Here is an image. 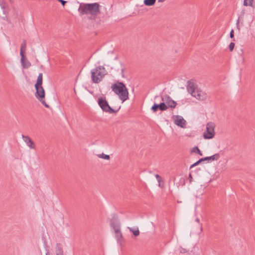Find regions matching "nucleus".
I'll return each instance as SVG.
<instances>
[{
	"mask_svg": "<svg viewBox=\"0 0 255 255\" xmlns=\"http://www.w3.org/2000/svg\"><path fill=\"white\" fill-rule=\"evenodd\" d=\"M21 136L24 142L30 149H35L36 148L35 144L29 136L22 134Z\"/></svg>",
	"mask_w": 255,
	"mask_h": 255,
	"instance_id": "6e6552de",
	"label": "nucleus"
},
{
	"mask_svg": "<svg viewBox=\"0 0 255 255\" xmlns=\"http://www.w3.org/2000/svg\"><path fill=\"white\" fill-rule=\"evenodd\" d=\"M189 181L191 183L192 182V175L191 174H190L189 175Z\"/></svg>",
	"mask_w": 255,
	"mask_h": 255,
	"instance_id": "72a5a7b5",
	"label": "nucleus"
},
{
	"mask_svg": "<svg viewBox=\"0 0 255 255\" xmlns=\"http://www.w3.org/2000/svg\"><path fill=\"white\" fill-rule=\"evenodd\" d=\"M192 96L199 100H204L206 98V95L204 93L198 89H197L195 93L193 94Z\"/></svg>",
	"mask_w": 255,
	"mask_h": 255,
	"instance_id": "f8f14e48",
	"label": "nucleus"
},
{
	"mask_svg": "<svg viewBox=\"0 0 255 255\" xmlns=\"http://www.w3.org/2000/svg\"><path fill=\"white\" fill-rule=\"evenodd\" d=\"M235 47V43L234 42H231L229 45V48L230 51H232Z\"/></svg>",
	"mask_w": 255,
	"mask_h": 255,
	"instance_id": "393cba45",
	"label": "nucleus"
},
{
	"mask_svg": "<svg viewBox=\"0 0 255 255\" xmlns=\"http://www.w3.org/2000/svg\"><path fill=\"white\" fill-rule=\"evenodd\" d=\"M157 104H154L151 107V110L153 112H156L158 110Z\"/></svg>",
	"mask_w": 255,
	"mask_h": 255,
	"instance_id": "b1692460",
	"label": "nucleus"
},
{
	"mask_svg": "<svg viewBox=\"0 0 255 255\" xmlns=\"http://www.w3.org/2000/svg\"><path fill=\"white\" fill-rule=\"evenodd\" d=\"M196 221L197 222H199V219L198 218H197L196 219Z\"/></svg>",
	"mask_w": 255,
	"mask_h": 255,
	"instance_id": "58836bf2",
	"label": "nucleus"
},
{
	"mask_svg": "<svg viewBox=\"0 0 255 255\" xmlns=\"http://www.w3.org/2000/svg\"><path fill=\"white\" fill-rule=\"evenodd\" d=\"M191 152L192 153H197L199 154L200 155H202V153L201 152V150L199 149V148L197 146H194L191 149Z\"/></svg>",
	"mask_w": 255,
	"mask_h": 255,
	"instance_id": "aec40b11",
	"label": "nucleus"
},
{
	"mask_svg": "<svg viewBox=\"0 0 255 255\" xmlns=\"http://www.w3.org/2000/svg\"><path fill=\"white\" fill-rule=\"evenodd\" d=\"M230 36L231 38H233L234 37V31L233 29L230 31Z\"/></svg>",
	"mask_w": 255,
	"mask_h": 255,
	"instance_id": "c85d7f7f",
	"label": "nucleus"
},
{
	"mask_svg": "<svg viewBox=\"0 0 255 255\" xmlns=\"http://www.w3.org/2000/svg\"><path fill=\"white\" fill-rule=\"evenodd\" d=\"M91 73L92 82L98 84L102 81L107 72L103 66H99L93 69Z\"/></svg>",
	"mask_w": 255,
	"mask_h": 255,
	"instance_id": "7ed1b4c3",
	"label": "nucleus"
},
{
	"mask_svg": "<svg viewBox=\"0 0 255 255\" xmlns=\"http://www.w3.org/2000/svg\"><path fill=\"white\" fill-rule=\"evenodd\" d=\"M48 253H47L46 254V255H48Z\"/></svg>",
	"mask_w": 255,
	"mask_h": 255,
	"instance_id": "ea45409f",
	"label": "nucleus"
},
{
	"mask_svg": "<svg viewBox=\"0 0 255 255\" xmlns=\"http://www.w3.org/2000/svg\"><path fill=\"white\" fill-rule=\"evenodd\" d=\"M166 0H158V1L159 2H162L165 1Z\"/></svg>",
	"mask_w": 255,
	"mask_h": 255,
	"instance_id": "e433bc0d",
	"label": "nucleus"
},
{
	"mask_svg": "<svg viewBox=\"0 0 255 255\" xmlns=\"http://www.w3.org/2000/svg\"><path fill=\"white\" fill-rule=\"evenodd\" d=\"M97 156L101 158L105 159L106 160H109L110 159V156L109 155L105 154L104 153L98 154Z\"/></svg>",
	"mask_w": 255,
	"mask_h": 255,
	"instance_id": "4be33fe9",
	"label": "nucleus"
},
{
	"mask_svg": "<svg viewBox=\"0 0 255 255\" xmlns=\"http://www.w3.org/2000/svg\"><path fill=\"white\" fill-rule=\"evenodd\" d=\"M220 158V154L219 153H216L212 156H208L204 157V159H206V161L209 160H217Z\"/></svg>",
	"mask_w": 255,
	"mask_h": 255,
	"instance_id": "dca6fc26",
	"label": "nucleus"
},
{
	"mask_svg": "<svg viewBox=\"0 0 255 255\" xmlns=\"http://www.w3.org/2000/svg\"><path fill=\"white\" fill-rule=\"evenodd\" d=\"M100 5L98 2L92 3H80L78 11L80 16L89 14L96 16L100 13Z\"/></svg>",
	"mask_w": 255,
	"mask_h": 255,
	"instance_id": "f257e3e1",
	"label": "nucleus"
},
{
	"mask_svg": "<svg viewBox=\"0 0 255 255\" xmlns=\"http://www.w3.org/2000/svg\"><path fill=\"white\" fill-rule=\"evenodd\" d=\"M161 100L165 102L168 108H174L177 105V103L167 95L162 97Z\"/></svg>",
	"mask_w": 255,
	"mask_h": 255,
	"instance_id": "0eeeda50",
	"label": "nucleus"
},
{
	"mask_svg": "<svg viewBox=\"0 0 255 255\" xmlns=\"http://www.w3.org/2000/svg\"><path fill=\"white\" fill-rule=\"evenodd\" d=\"M155 177H156V178L157 179V180L158 182L159 183H160V179H161L160 176L159 175H158V174H156V175H155Z\"/></svg>",
	"mask_w": 255,
	"mask_h": 255,
	"instance_id": "2f4dec72",
	"label": "nucleus"
},
{
	"mask_svg": "<svg viewBox=\"0 0 255 255\" xmlns=\"http://www.w3.org/2000/svg\"><path fill=\"white\" fill-rule=\"evenodd\" d=\"M56 255H63L62 246L60 244H57L55 248Z\"/></svg>",
	"mask_w": 255,
	"mask_h": 255,
	"instance_id": "4468645a",
	"label": "nucleus"
},
{
	"mask_svg": "<svg viewBox=\"0 0 255 255\" xmlns=\"http://www.w3.org/2000/svg\"><path fill=\"white\" fill-rule=\"evenodd\" d=\"M130 232H132L134 236H138L139 235V231L137 227L133 228L131 227H128Z\"/></svg>",
	"mask_w": 255,
	"mask_h": 255,
	"instance_id": "f3484780",
	"label": "nucleus"
},
{
	"mask_svg": "<svg viewBox=\"0 0 255 255\" xmlns=\"http://www.w3.org/2000/svg\"><path fill=\"white\" fill-rule=\"evenodd\" d=\"M215 125L214 123L209 122L206 125V131L203 133V137L205 139H211L214 137V128Z\"/></svg>",
	"mask_w": 255,
	"mask_h": 255,
	"instance_id": "423d86ee",
	"label": "nucleus"
},
{
	"mask_svg": "<svg viewBox=\"0 0 255 255\" xmlns=\"http://www.w3.org/2000/svg\"><path fill=\"white\" fill-rule=\"evenodd\" d=\"M156 0H144V4L147 6H151L155 4Z\"/></svg>",
	"mask_w": 255,
	"mask_h": 255,
	"instance_id": "6ab92c4d",
	"label": "nucleus"
},
{
	"mask_svg": "<svg viewBox=\"0 0 255 255\" xmlns=\"http://www.w3.org/2000/svg\"><path fill=\"white\" fill-rule=\"evenodd\" d=\"M197 89H198L197 88V85L194 83L193 80H189L187 82V90L191 95L195 93Z\"/></svg>",
	"mask_w": 255,
	"mask_h": 255,
	"instance_id": "1a4fd4ad",
	"label": "nucleus"
},
{
	"mask_svg": "<svg viewBox=\"0 0 255 255\" xmlns=\"http://www.w3.org/2000/svg\"><path fill=\"white\" fill-rule=\"evenodd\" d=\"M160 104L161 111H165L168 108V106L166 105L165 102L164 101H163V102L160 103Z\"/></svg>",
	"mask_w": 255,
	"mask_h": 255,
	"instance_id": "5701e85b",
	"label": "nucleus"
},
{
	"mask_svg": "<svg viewBox=\"0 0 255 255\" xmlns=\"http://www.w3.org/2000/svg\"><path fill=\"white\" fill-rule=\"evenodd\" d=\"M199 160L201 163V162H202V161H206V159H205L204 157H203V158H200V159H199Z\"/></svg>",
	"mask_w": 255,
	"mask_h": 255,
	"instance_id": "f704fd0d",
	"label": "nucleus"
},
{
	"mask_svg": "<svg viewBox=\"0 0 255 255\" xmlns=\"http://www.w3.org/2000/svg\"><path fill=\"white\" fill-rule=\"evenodd\" d=\"M180 252L181 253H182V254H183V253H185L187 252V251L185 249H183V248H181L180 250Z\"/></svg>",
	"mask_w": 255,
	"mask_h": 255,
	"instance_id": "c756f323",
	"label": "nucleus"
},
{
	"mask_svg": "<svg viewBox=\"0 0 255 255\" xmlns=\"http://www.w3.org/2000/svg\"><path fill=\"white\" fill-rule=\"evenodd\" d=\"M111 89L116 95H118L120 99L123 102L128 99V90L123 82H117L112 84Z\"/></svg>",
	"mask_w": 255,
	"mask_h": 255,
	"instance_id": "f03ea898",
	"label": "nucleus"
},
{
	"mask_svg": "<svg viewBox=\"0 0 255 255\" xmlns=\"http://www.w3.org/2000/svg\"><path fill=\"white\" fill-rule=\"evenodd\" d=\"M36 92L35 93V97L41 103V104L45 107L48 108L49 106L46 104L44 100L45 98V91L42 86H38V87H35Z\"/></svg>",
	"mask_w": 255,
	"mask_h": 255,
	"instance_id": "39448f33",
	"label": "nucleus"
},
{
	"mask_svg": "<svg viewBox=\"0 0 255 255\" xmlns=\"http://www.w3.org/2000/svg\"><path fill=\"white\" fill-rule=\"evenodd\" d=\"M42 73H39L36 81V83L34 85L35 87H38V86H42Z\"/></svg>",
	"mask_w": 255,
	"mask_h": 255,
	"instance_id": "2eb2a0df",
	"label": "nucleus"
},
{
	"mask_svg": "<svg viewBox=\"0 0 255 255\" xmlns=\"http://www.w3.org/2000/svg\"><path fill=\"white\" fill-rule=\"evenodd\" d=\"M98 104L100 107L102 109V110L108 113L109 114H113L117 113L120 107L117 110H114L109 105L108 101L106 100L105 97H100L97 100Z\"/></svg>",
	"mask_w": 255,
	"mask_h": 255,
	"instance_id": "20e7f679",
	"label": "nucleus"
},
{
	"mask_svg": "<svg viewBox=\"0 0 255 255\" xmlns=\"http://www.w3.org/2000/svg\"><path fill=\"white\" fill-rule=\"evenodd\" d=\"M158 107V110H160L161 111V107H160V104H157Z\"/></svg>",
	"mask_w": 255,
	"mask_h": 255,
	"instance_id": "c9c22d12",
	"label": "nucleus"
},
{
	"mask_svg": "<svg viewBox=\"0 0 255 255\" xmlns=\"http://www.w3.org/2000/svg\"><path fill=\"white\" fill-rule=\"evenodd\" d=\"M254 0H244V5L245 6H250L253 7V2Z\"/></svg>",
	"mask_w": 255,
	"mask_h": 255,
	"instance_id": "412c9836",
	"label": "nucleus"
},
{
	"mask_svg": "<svg viewBox=\"0 0 255 255\" xmlns=\"http://www.w3.org/2000/svg\"><path fill=\"white\" fill-rule=\"evenodd\" d=\"M6 21H7L8 22H9V23H11V21H10V20L9 19L6 18Z\"/></svg>",
	"mask_w": 255,
	"mask_h": 255,
	"instance_id": "4c0bfd02",
	"label": "nucleus"
},
{
	"mask_svg": "<svg viewBox=\"0 0 255 255\" xmlns=\"http://www.w3.org/2000/svg\"><path fill=\"white\" fill-rule=\"evenodd\" d=\"M174 124L177 126L184 128L186 126L185 120L180 116H175Z\"/></svg>",
	"mask_w": 255,
	"mask_h": 255,
	"instance_id": "9d476101",
	"label": "nucleus"
},
{
	"mask_svg": "<svg viewBox=\"0 0 255 255\" xmlns=\"http://www.w3.org/2000/svg\"><path fill=\"white\" fill-rule=\"evenodd\" d=\"M116 237L118 241H119L121 239L123 238L122 233H120L119 234H116Z\"/></svg>",
	"mask_w": 255,
	"mask_h": 255,
	"instance_id": "a878e982",
	"label": "nucleus"
},
{
	"mask_svg": "<svg viewBox=\"0 0 255 255\" xmlns=\"http://www.w3.org/2000/svg\"><path fill=\"white\" fill-rule=\"evenodd\" d=\"M58 1H59L60 2H61V3L62 4V5L63 6H64L65 4H66V3L67 2L66 1H65L64 0H58Z\"/></svg>",
	"mask_w": 255,
	"mask_h": 255,
	"instance_id": "7c9ffc66",
	"label": "nucleus"
},
{
	"mask_svg": "<svg viewBox=\"0 0 255 255\" xmlns=\"http://www.w3.org/2000/svg\"><path fill=\"white\" fill-rule=\"evenodd\" d=\"M114 231H115V234H119L120 233H122L121 231V229H120V227L119 228H118L117 229H114Z\"/></svg>",
	"mask_w": 255,
	"mask_h": 255,
	"instance_id": "cd10ccee",
	"label": "nucleus"
},
{
	"mask_svg": "<svg viewBox=\"0 0 255 255\" xmlns=\"http://www.w3.org/2000/svg\"><path fill=\"white\" fill-rule=\"evenodd\" d=\"M20 62L23 67L24 68H28L31 66V63L28 60H26L25 58L23 61H21V59Z\"/></svg>",
	"mask_w": 255,
	"mask_h": 255,
	"instance_id": "a211bd4d",
	"label": "nucleus"
},
{
	"mask_svg": "<svg viewBox=\"0 0 255 255\" xmlns=\"http://www.w3.org/2000/svg\"><path fill=\"white\" fill-rule=\"evenodd\" d=\"M125 70V67H123L121 69L122 76L123 77H124V71Z\"/></svg>",
	"mask_w": 255,
	"mask_h": 255,
	"instance_id": "473e14b6",
	"label": "nucleus"
},
{
	"mask_svg": "<svg viewBox=\"0 0 255 255\" xmlns=\"http://www.w3.org/2000/svg\"><path fill=\"white\" fill-rule=\"evenodd\" d=\"M201 162H200V161L198 160L197 161H196L195 163H194V164H192L190 166V168H192L197 165H198V164H199Z\"/></svg>",
	"mask_w": 255,
	"mask_h": 255,
	"instance_id": "bb28decb",
	"label": "nucleus"
},
{
	"mask_svg": "<svg viewBox=\"0 0 255 255\" xmlns=\"http://www.w3.org/2000/svg\"><path fill=\"white\" fill-rule=\"evenodd\" d=\"M26 42L25 40H23L20 46V55L21 57V61H23L25 59V56L24 54V51L26 49Z\"/></svg>",
	"mask_w": 255,
	"mask_h": 255,
	"instance_id": "ddd939ff",
	"label": "nucleus"
},
{
	"mask_svg": "<svg viewBox=\"0 0 255 255\" xmlns=\"http://www.w3.org/2000/svg\"><path fill=\"white\" fill-rule=\"evenodd\" d=\"M110 225L113 229L120 227V222L117 216L115 215H113V216L110 221Z\"/></svg>",
	"mask_w": 255,
	"mask_h": 255,
	"instance_id": "9b49d317",
	"label": "nucleus"
}]
</instances>
